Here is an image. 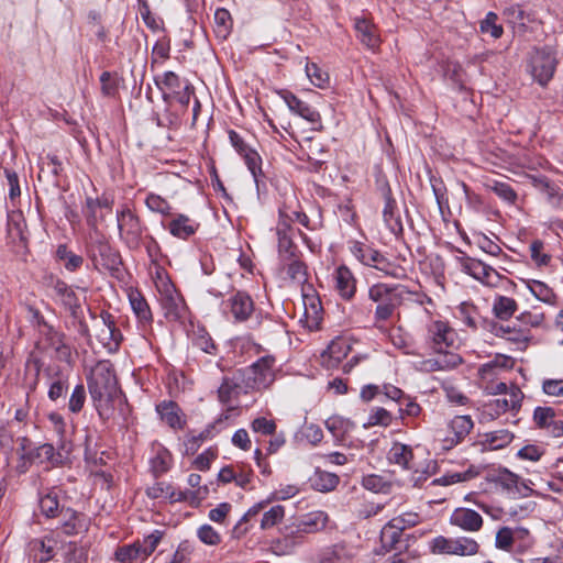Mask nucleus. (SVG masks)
Here are the masks:
<instances>
[{
    "label": "nucleus",
    "instance_id": "f257e3e1",
    "mask_svg": "<svg viewBox=\"0 0 563 563\" xmlns=\"http://www.w3.org/2000/svg\"><path fill=\"white\" fill-rule=\"evenodd\" d=\"M254 390L246 380L241 369L234 372L231 376H225L218 388L219 400L227 406L222 417L216 422L235 419L239 417L241 408L247 407V402H243L242 398L250 395Z\"/></svg>",
    "mask_w": 563,
    "mask_h": 563
},
{
    "label": "nucleus",
    "instance_id": "f03ea898",
    "mask_svg": "<svg viewBox=\"0 0 563 563\" xmlns=\"http://www.w3.org/2000/svg\"><path fill=\"white\" fill-rule=\"evenodd\" d=\"M89 393L95 401H98L97 409L102 402L108 405L109 400L119 393L118 380L113 364L108 360L99 361L91 369L88 377Z\"/></svg>",
    "mask_w": 563,
    "mask_h": 563
},
{
    "label": "nucleus",
    "instance_id": "7ed1b4c3",
    "mask_svg": "<svg viewBox=\"0 0 563 563\" xmlns=\"http://www.w3.org/2000/svg\"><path fill=\"white\" fill-rule=\"evenodd\" d=\"M368 298L376 303L374 321L375 325L380 328V323L393 318L396 309L401 305L402 292L398 286L378 283L369 287Z\"/></svg>",
    "mask_w": 563,
    "mask_h": 563
},
{
    "label": "nucleus",
    "instance_id": "20e7f679",
    "mask_svg": "<svg viewBox=\"0 0 563 563\" xmlns=\"http://www.w3.org/2000/svg\"><path fill=\"white\" fill-rule=\"evenodd\" d=\"M162 537L163 532L155 530L144 537L142 541L137 540L132 544L119 547L114 552V558L120 563L143 562L155 551Z\"/></svg>",
    "mask_w": 563,
    "mask_h": 563
},
{
    "label": "nucleus",
    "instance_id": "39448f33",
    "mask_svg": "<svg viewBox=\"0 0 563 563\" xmlns=\"http://www.w3.org/2000/svg\"><path fill=\"white\" fill-rule=\"evenodd\" d=\"M350 252L363 265L383 272L387 276L396 277L395 266L376 249L360 241H350Z\"/></svg>",
    "mask_w": 563,
    "mask_h": 563
},
{
    "label": "nucleus",
    "instance_id": "423d86ee",
    "mask_svg": "<svg viewBox=\"0 0 563 563\" xmlns=\"http://www.w3.org/2000/svg\"><path fill=\"white\" fill-rule=\"evenodd\" d=\"M556 65V54L551 46L536 48L531 54L530 71L541 86H545L552 79Z\"/></svg>",
    "mask_w": 563,
    "mask_h": 563
},
{
    "label": "nucleus",
    "instance_id": "0eeeda50",
    "mask_svg": "<svg viewBox=\"0 0 563 563\" xmlns=\"http://www.w3.org/2000/svg\"><path fill=\"white\" fill-rule=\"evenodd\" d=\"M275 357L266 355L251 366L241 369L253 390L267 388L274 382Z\"/></svg>",
    "mask_w": 563,
    "mask_h": 563
},
{
    "label": "nucleus",
    "instance_id": "6e6552de",
    "mask_svg": "<svg viewBox=\"0 0 563 563\" xmlns=\"http://www.w3.org/2000/svg\"><path fill=\"white\" fill-rule=\"evenodd\" d=\"M91 260L98 269L119 272L122 265L120 253L104 239H98L91 245Z\"/></svg>",
    "mask_w": 563,
    "mask_h": 563
},
{
    "label": "nucleus",
    "instance_id": "1a4fd4ad",
    "mask_svg": "<svg viewBox=\"0 0 563 563\" xmlns=\"http://www.w3.org/2000/svg\"><path fill=\"white\" fill-rule=\"evenodd\" d=\"M117 221L120 238L130 249L139 247L143 234V227L139 217L126 208L117 212Z\"/></svg>",
    "mask_w": 563,
    "mask_h": 563
},
{
    "label": "nucleus",
    "instance_id": "9d476101",
    "mask_svg": "<svg viewBox=\"0 0 563 563\" xmlns=\"http://www.w3.org/2000/svg\"><path fill=\"white\" fill-rule=\"evenodd\" d=\"M459 262L463 272L479 280L484 285L496 287L501 280V276L495 268L479 260L470 256H463L459 258Z\"/></svg>",
    "mask_w": 563,
    "mask_h": 563
},
{
    "label": "nucleus",
    "instance_id": "9b49d317",
    "mask_svg": "<svg viewBox=\"0 0 563 563\" xmlns=\"http://www.w3.org/2000/svg\"><path fill=\"white\" fill-rule=\"evenodd\" d=\"M429 338L432 342V349L438 354L450 353L449 347L454 345L456 333L443 321H433L428 329Z\"/></svg>",
    "mask_w": 563,
    "mask_h": 563
},
{
    "label": "nucleus",
    "instance_id": "f8f14e48",
    "mask_svg": "<svg viewBox=\"0 0 563 563\" xmlns=\"http://www.w3.org/2000/svg\"><path fill=\"white\" fill-rule=\"evenodd\" d=\"M59 529L66 536H77L87 532L90 526V519L82 512H78L71 508H60Z\"/></svg>",
    "mask_w": 563,
    "mask_h": 563
},
{
    "label": "nucleus",
    "instance_id": "ddd939ff",
    "mask_svg": "<svg viewBox=\"0 0 563 563\" xmlns=\"http://www.w3.org/2000/svg\"><path fill=\"white\" fill-rule=\"evenodd\" d=\"M488 481L509 494L527 495L529 487L520 482L519 476L507 468H497L488 473Z\"/></svg>",
    "mask_w": 563,
    "mask_h": 563
},
{
    "label": "nucleus",
    "instance_id": "4468645a",
    "mask_svg": "<svg viewBox=\"0 0 563 563\" xmlns=\"http://www.w3.org/2000/svg\"><path fill=\"white\" fill-rule=\"evenodd\" d=\"M508 396L509 398L505 396L503 398H496L487 401L484 405V413L490 419H497L501 413L517 409L523 397L521 390L518 387H512Z\"/></svg>",
    "mask_w": 563,
    "mask_h": 563
},
{
    "label": "nucleus",
    "instance_id": "2eb2a0df",
    "mask_svg": "<svg viewBox=\"0 0 563 563\" xmlns=\"http://www.w3.org/2000/svg\"><path fill=\"white\" fill-rule=\"evenodd\" d=\"M463 362L456 353L440 354L437 358H427L415 364V368L422 373H432L439 371H451Z\"/></svg>",
    "mask_w": 563,
    "mask_h": 563
},
{
    "label": "nucleus",
    "instance_id": "dca6fc26",
    "mask_svg": "<svg viewBox=\"0 0 563 563\" xmlns=\"http://www.w3.org/2000/svg\"><path fill=\"white\" fill-rule=\"evenodd\" d=\"M161 306L165 317L169 320L181 319L186 312L183 297L173 287H168L162 292Z\"/></svg>",
    "mask_w": 563,
    "mask_h": 563
},
{
    "label": "nucleus",
    "instance_id": "f3484780",
    "mask_svg": "<svg viewBox=\"0 0 563 563\" xmlns=\"http://www.w3.org/2000/svg\"><path fill=\"white\" fill-rule=\"evenodd\" d=\"M383 197L385 200V206L383 209L384 222L393 234L399 236L404 232V227L400 214L398 212L397 203L391 197L390 188L387 187L383 190Z\"/></svg>",
    "mask_w": 563,
    "mask_h": 563
},
{
    "label": "nucleus",
    "instance_id": "a211bd4d",
    "mask_svg": "<svg viewBox=\"0 0 563 563\" xmlns=\"http://www.w3.org/2000/svg\"><path fill=\"white\" fill-rule=\"evenodd\" d=\"M230 312L236 322L246 321L254 311L251 296L244 291L235 292L229 300Z\"/></svg>",
    "mask_w": 563,
    "mask_h": 563
},
{
    "label": "nucleus",
    "instance_id": "6ab92c4d",
    "mask_svg": "<svg viewBox=\"0 0 563 563\" xmlns=\"http://www.w3.org/2000/svg\"><path fill=\"white\" fill-rule=\"evenodd\" d=\"M335 289L343 300H351L356 292V278L345 265H340L334 272Z\"/></svg>",
    "mask_w": 563,
    "mask_h": 563
},
{
    "label": "nucleus",
    "instance_id": "aec40b11",
    "mask_svg": "<svg viewBox=\"0 0 563 563\" xmlns=\"http://www.w3.org/2000/svg\"><path fill=\"white\" fill-rule=\"evenodd\" d=\"M450 522L453 526H456L465 531H478L483 526L482 516L468 508H457L455 509L451 517Z\"/></svg>",
    "mask_w": 563,
    "mask_h": 563
},
{
    "label": "nucleus",
    "instance_id": "412c9836",
    "mask_svg": "<svg viewBox=\"0 0 563 563\" xmlns=\"http://www.w3.org/2000/svg\"><path fill=\"white\" fill-rule=\"evenodd\" d=\"M355 553L353 548L344 544L336 543L325 547L319 553L320 563H352Z\"/></svg>",
    "mask_w": 563,
    "mask_h": 563
},
{
    "label": "nucleus",
    "instance_id": "4be33fe9",
    "mask_svg": "<svg viewBox=\"0 0 563 563\" xmlns=\"http://www.w3.org/2000/svg\"><path fill=\"white\" fill-rule=\"evenodd\" d=\"M45 374L51 379L47 393L48 398L54 402H57L59 399L65 400L69 388L67 376L53 366L47 367Z\"/></svg>",
    "mask_w": 563,
    "mask_h": 563
},
{
    "label": "nucleus",
    "instance_id": "5701e85b",
    "mask_svg": "<svg viewBox=\"0 0 563 563\" xmlns=\"http://www.w3.org/2000/svg\"><path fill=\"white\" fill-rule=\"evenodd\" d=\"M280 97L284 99V101L286 102L291 112L300 115L310 123L320 122L321 118L319 112L316 111L308 103L298 99L294 93L289 91H282Z\"/></svg>",
    "mask_w": 563,
    "mask_h": 563
},
{
    "label": "nucleus",
    "instance_id": "b1692460",
    "mask_svg": "<svg viewBox=\"0 0 563 563\" xmlns=\"http://www.w3.org/2000/svg\"><path fill=\"white\" fill-rule=\"evenodd\" d=\"M322 306L320 298L314 294H303V317L306 325L310 330H316L322 320Z\"/></svg>",
    "mask_w": 563,
    "mask_h": 563
},
{
    "label": "nucleus",
    "instance_id": "393cba45",
    "mask_svg": "<svg viewBox=\"0 0 563 563\" xmlns=\"http://www.w3.org/2000/svg\"><path fill=\"white\" fill-rule=\"evenodd\" d=\"M198 228L199 223H196L189 217L183 213L176 214L167 227L169 233L173 236L181 240H187L194 235Z\"/></svg>",
    "mask_w": 563,
    "mask_h": 563
},
{
    "label": "nucleus",
    "instance_id": "a878e982",
    "mask_svg": "<svg viewBox=\"0 0 563 563\" xmlns=\"http://www.w3.org/2000/svg\"><path fill=\"white\" fill-rule=\"evenodd\" d=\"M54 291L59 297L65 308L70 312V316L73 318H79L81 306L71 287L63 280H57L54 285Z\"/></svg>",
    "mask_w": 563,
    "mask_h": 563
},
{
    "label": "nucleus",
    "instance_id": "bb28decb",
    "mask_svg": "<svg viewBox=\"0 0 563 563\" xmlns=\"http://www.w3.org/2000/svg\"><path fill=\"white\" fill-rule=\"evenodd\" d=\"M100 318L104 325V329L101 330L100 340L111 349V345L118 347L120 342L122 341V334L120 330L117 328L114 319L111 313L107 311H102L100 313Z\"/></svg>",
    "mask_w": 563,
    "mask_h": 563
},
{
    "label": "nucleus",
    "instance_id": "cd10ccee",
    "mask_svg": "<svg viewBox=\"0 0 563 563\" xmlns=\"http://www.w3.org/2000/svg\"><path fill=\"white\" fill-rule=\"evenodd\" d=\"M473 424H448V435L442 438V431L438 433L435 442L441 443V449L450 450L457 443L462 441V439L470 433Z\"/></svg>",
    "mask_w": 563,
    "mask_h": 563
},
{
    "label": "nucleus",
    "instance_id": "c85d7f7f",
    "mask_svg": "<svg viewBox=\"0 0 563 563\" xmlns=\"http://www.w3.org/2000/svg\"><path fill=\"white\" fill-rule=\"evenodd\" d=\"M329 517L324 511L318 510L305 515L297 526L298 532L314 533L323 530Z\"/></svg>",
    "mask_w": 563,
    "mask_h": 563
},
{
    "label": "nucleus",
    "instance_id": "c756f323",
    "mask_svg": "<svg viewBox=\"0 0 563 563\" xmlns=\"http://www.w3.org/2000/svg\"><path fill=\"white\" fill-rule=\"evenodd\" d=\"M355 30L360 41L368 48L374 49L379 44V36L376 27L365 18L355 19Z\"/></svg>",
    "mask_w": 563,
    "mask_h": 563
},
{
    "label": "nucleus",
    "instance_id": "7c9ffc66",
    "mask_svg": "<svg viewBox=\"0 0 563 563\" xmlns=\"http://www.w3.org/2000/svg\"><path fill=\"white\" fill-rule=\"evenodd\" d=\"M479 443L486 450H499L507 446L514 439V434L506 430L500 429L492 432H486L479 435Z\"/></svg>",
    "mask_w": 563,
    "mask_h": 563
},
{
    "label": "nucleus",
    "instance_id": "2f4dec72",
    "mask_svg": "<svg viewBox=\"0 0 563 563\" xmlns=\"http://www.w3.org/2000/svg\"><path fill=\"white\" fill-rule=\"evenodd\" d=\"M32 547L33 550L41 552L38 559L41 563L48 562L55 556L59 548V541L57 540V536L54 532H52L43 537L42 539L33 540Z\"/></svg>",
    "mask_w": 563,
    "mask_h": 563
},
{
    "label": "nucleus",
    "instance_id": "473e14b6",
    "mask_svg": "<svg viewBox=\"0 0 563 563\" xmlns=\"http://www.w3.org/2000/svg\"><path fill=\"white\" fill-rule=\"evenodd\" d=\"M146 495L152 499L168 498L173 503L187 499V493L175 492L172 485L164 482H158L147 487Z\"/></svg>",
    "mask_w": 563,
    "mask_h": 563
},
{
    "label": "nucleus",
    "instance_id": "72a5a7b5",
    "mask_svg": "<svg viewBox=\"0 0 563 563\" xmlns=\"http://www.w3.org/2000/svg\"><path fill=\"white\" fill-rule=\"evenodd\" d=\"M129 300L139 321L143 324H151L153 316L145 298L139 291H131Z\"/></svg>",
    "mask_w": 563,
    "mask_h": 563
},
{
    "label": "nucleus",
    "instance_id": "f704fd0d",
    "mask_svg": "<svg viewBox=\"0 0 563 563\" xmlns=\"http://www.w3.org/2000/svg\"><path fill=\"white\" fill-rule=\"evenodd\" d=\"M413 457L409 445L395 442L388 451L387 459L390 463L397 464L402 468H411L410 462Z\"/></svg>",
    "mask_w": 563,
    "mask_h": 563
},
{
    "label": "nucleus",
    "instance_id": "c9c22d12",
    "mask_svg": "<svg viewBox=\"0 0 563 563\" xmlns=\"http://www.w3.org/2000/svg\"><path fill=\"white\" fill-rule=\"evenodd\" d=\"M59 493L60 489L53 487L47 489L40 498V508L47 518H54L59 515Z\"/></svg>",
    "mask_w": 563,
    "mask_h": 563
},
{
    "label": "nucleus",
    "instance_id": "e433bc0d",
    "mask_svg": "<svg viewBox=\"0 0 563 563\" xmlns=\"http://www.w3.org/2000/svg\"><path fill=\"white\" fill-rule=\"evenodd\" d=\"M284 269L288 278L296 285H303L308 279L307 266L303 262L297 258V256L291 260H286V262H282Z\"/></svg>",
    "mask_w": 563,
    "mask_h": 563
},
{
    "label": "nucleus",
    "instance_id": "4c0bfd02",
    "mask_svg": "<svg viewBox=\"0 0 563 563\" xmlns=\"http://www.w3.org/2000/svg\"><path fill=\"white\" fill-rule=\"evenodd\" d=\"M339 482L340 478L336 474L319 470L316 471L314 475L310 478L311 486L322 493L335 489Z\"/></svg>",
    "mask_w": 563,
    "mask_h": 563
},
{
    "label": "nucleus",
    "instance_id": "58836bf2",
    "mask_svg": "<svg viewBox=\"0 0 563 563\" xmlns=\"http://www.w3.org/2000/svg\"><path fill=\"white\" fill-rule=\"evenodd\" d=\"M296 441L300 444H317L323 438V432L318 424H300L295 433Z\"/></svg>",
    "mask_w": 563,
    "mask_h": 563
},
{
    "label": "nucleus",
    "instance_id": "ea45409f",
    "mask_svg": "<svg viewBox=\"0 0 563 563\" xmlns=\"http://www.w3.org/2000/svg\"><path fill=\"white\" fill-rule=\"evenodd\" d=\"M241 156L243 157L249 170L251 172L256 187L258 188L261 184L264 185V174L262 170V158L260 154L255 150L250 148Z\"/></svg>",
    "mask_w": 563,
    "mask_h": 563
},
{
    "label": "nucleus",
    "instance_id": "a19ab883",
    "mask_svg": "<svg viewBox=\"0 0 563 563\" xmlns=\"http://www.w3.org/2000/svg\"><path fill=\"white\" fill-rule=\"evenodd\" d=\"M161 420L165 422H181L184 413L178 404L173 400H164L156 406Z\"/></svg>",
    "mask_w": 563,
    "mask_h": 563
},
{
    "label": "nucleus",
    "instance_id": "79ce46f5",
    "mask_svg": "<svg viewBox=\"0 0 563 563\" xmlns=\"http://www.w3.org/2000/svg\"><path fill=\"white\" fill-rule=\"evenodd\" d=\"M517 310L515 299L506 296H497L494 300L493 311L500 320H508Z\"/></svg>",
    "mask_w": 563,
    "mask_h": 563
},
{
    "label": "nucleus",
    "instance_id": "37998d69",
    "mask_svg": "<svg viewBox=\"0 0 563 563\" xmlns=\"http://www.w3.org/2000/svg\"><path fill=\"white\" fill-rule=\"evenodd\" d=\"M527 287L538 300L550 305L555 303L556 295L545 283L531 279L527 282Z\"/></svg>",
    "mask_w": 563,
    "mask_h": 563
},
{
    "label": "nucleus",
    "instance_id": "c03bdc74",
    "mask_svg": "<svg viewBox=\"0 0 563 563\" xmlns=\"http://www.w3.org/2000/svg\"><path fill=\"white\" fill-rule=\"evenodd\" d=\"M173 463V456L165 448H159L155 456L151 460L152 471L155 476L166 473Z\"/></svg>",
    "mask_w": 563,
    "mask_h": 563
},
{
    "label": "nucleus",
    "instance_id": "a18cd8bd",
    "mask_svg": "<svg viewBox=\"0 0 563 563\" xmlns=\"http://www.w3.org/2000/svg\"><path fill=\"white\" fill-rule=\"evenodd\" d=\"M56 257L64 262L65 268L69 272H75L84 263V258L80 255L73 253L64 244L58 245L56 250Z\"/></svg>",
    "mask_w": 563,
    "mask_h": 563
},
{
    "label": "nucleus",
    "instance_id": "49530a36",
    "mask_svg": "<svg viewBox=\"0 0 563 563\" xmlns=\"http://www.w3.org/2000/svg\"><path fill=\"white\" fill-rule=\"evenodd\" d=\"M486 187L508 203H515L517 200V194L508 183L489 180L486 183Z\"/></svg>",
    "mask_w": 563,
    "mask_h": 563
},
{
    "label": "nucleus",
    "instance_id": "de8ad7c7",
    "mask_svg": "<svg viewBox=\"0 0 563 563\" xmlns=\"http://www.w3.org/2000/svg\"><path fill=\"white\" fill-rule=\"evenodd\" d=\"M155 84L163 91V99L165 101L169 98L165 89L176 92L180 88V79L174 71H165L162 77H156Z\"/></svg>",
    "mask_w": 563,
    "mask_h": 563
},
{
    "label": "nucleus",
    "instance_id": "09e8293b",
    "mask_svg": "<svg viewBox=\"0 0 563 563\" xmlns=\"http://www.w3.org/2000/svg\"><path fill=\"white\" fill-rule=\"evenodd\" d=\"M362 485L365 489L374 493L388 494L391 490V483L386 481L383 476L369 474L363 477Z\"/></svg>",
    "mask_w": 563,
    "mask_h": 563
},
{
    "label": "nucleus",
    "instance_id": "8fccbe9b",
    "mask_svg": "<svg viewBox=\"0 0 563 563\" xmlns=\"http://www.w3.org/2000/svg\"><path fill=\"white\" fill-rule=\"evenodd\" d=\"M346 356V351L343 350L341 342H332L327 351L322 353L323 364L328 367L336 366L342 357Z\"/></svg>",
    "mask_w": 563,
    "mask_h": 563
},
{
    "label": "nucleus",
    "instance_id": "3c124183",
    "mask_svg": "<svg viewBox=\"0 0 563 563\" xmlns=\"http://www.w3.org/2000/svg\"><path fill=\"white\" fill-rule=\"evenodd\" d=\"M42 369V362L34 356L27 358L25 363V380L30 389H35L38 383V376Z\"/></svg>",
    "mask_w": 563,
    "mask_h": 563
},
{
    "label": "nucleus",
    "instance_id": "603ef678",
    "mask_svg": "<svg viewBox=\"0 0 563 563\" xmlns=\"http://www.w3.org/2000/svg\"><path fill=\"white\" fill-rule=\"evenodd\" d=\"M401 537V531L397 530L394 526H391V521L384 526L380 532V542L383 547L390 551L395 549L396 544L399 542Z\"/></svg>",
    "mask_w": 563,
    "mask_h": 563
},
{
    "label": "nucleus",
    "instance_id": "864d4df0",
    "mask_svg": "<svg viewBox=\"0 0 563 563\" xmlns=\"http://www.w3.org/2000/svg\"><path fill=\"white\" fill-rule=\"evenodd\" d=\"M478 543L472 538L461 537L454 539L455 555H473L478 552Z\"/></svg>",
    "mask_w": 563,
    "mask_h": 563
},
{
    "label": "nucleus",
    "instance_id": "5fc2aeb1",
    "mask_svg": "<svg viewBox=\"0 0 563 563\" xmlns=\"http://www.w3.org/2000/svg\"><path fill=\"white\" fill-rule=\"evenodd\" d=\"M284 516L285 509L283 506L277 505L272 507L269 510L264 512L261 520V528L264 530L273 528L282 521Z\"/></svg>",
    "mask_w": 563,
    "mask_h": 563
},
{
    "label": "nucleus",
    "instance_id": "6e6d98bb",
    "mask_svg": "<svg viewBox=\"0 0 563 563\" xmlns=\"http://www.w3.org/2000/svg\"><path fill=\"white\" fill-rule=\"evenodd\" d=\"M431 552L434 554H451L455 555L454 539L439 536L431 541Z\"/></svg>",
    "mask_w": 563,
    "mask_h": 563
},
{
    "label": "nucleus",
    "instance_id": "4d7b16f0",
    "mask_svg": "<svg viewBox=\"0 0 563 563\" xmlns=\"http://www.w3.org/2000/svg\"><path fill=\"white\" fill-rule=\"evenodd\" d=\"M214 21L218 34L225 37L232 26L230 12L223 8L217 9L214 12Z\"/></svg>",
    "mask_w": 563,
    "mask_h": 563
},
{
    "label": "nucleus",
    "instance_id": "13d9d810",
    "mask_svg": "<svg viewBox=\"0 0 563 563\" xmlns=\"http://www.w3.org/2000/svg\"><path fill=\"white\" fill-rule=\"evenodd\" d=\"M146 207L157 213H161L163 216L170 214L172 207L168 203L167 200L162 198L158 195L150 194L145 199Z\"/></svg>",
    "mask_w": 563,
    "mask_h": 563
},
{
    "label": "nucleus",
    "instance_id": "bf43d9fd",
    "mask_svg": "<svg viewBox=\"0 0 563 563\" xmlns=\"http://www.w3.org/2000/svg\"><path fill=\"white\" fill-rule=\"evenodd\" d=\"M85 401L86 390L84 385L79 384L73 389L67 408L70 412L77 413L82 409Z\"/></svg>",
    "mask_w": 563,
    "mask_h": 563
},
{
    "label": "nucleus",
    "instance_id": "052dcab7",
    "mask_svg": "<svg viewBox=\"0 0 563 563\" xmlns=\"http://www.w3.org/2000/svg\"><path fill=\"white\" fill-rule=\"evenodd\" d=\"M306 73H307V76L309 77L310 81L316 87L323 88L329 81L328 73L323 71L320 67H318L313 63L307 64Z\"/></svg>",
    "mask_w": 563,
    "mask_h": 563
},
{
    "label": "nucleus",
    "instance_id": "680f3d73",
    "mask_svg": "<svg viewBox=\"0 0 563 563\" xmlns=\"http://www.w3.org/2000/svg\"><path fill=\"white\" fill-rule=\"evenodd\" d=\"M391 526H394L397 530L401 532L407 528L415 527L419 523V516L416 512H406L400 516L393 518Z\"/></svg>",
    "mask_w": 563,
    "mask_h": 563
},
{
    "label": "nucleus",
    "instance_id": "e2e57ef3",
    "mask_svg": "<svg viewBox=\"0 0 563 563\" xmlns=\"http://www.w3.org/2000/svg\"><path fill=\"white\" fill-rule=\"evenodd\" d=\"M278 253L282 262H286V260H291L297 256V246L290 236H283L282 239H278Z\"/></svg>",
    "mask_w": 563,
    "mask_h": 563
},
{
    "label": "nucleus",
    "instance_id": "0e129e2a",
    "mask_svg": "<svg viewBox=\"0 0 563 563\" xmlns=\"http://www.w3.org/2000/svg\"><path fill=\"white\" fill-rule=\"evenodd\" d=\"M197 536L207 545H218L221 542V536L210 525H202Z\"/></svg>",
    "mask_w": 563,
    "mask_h": 563
},
{
    "label": "nucleus",
    "instance_id": "69168bd1",
    "mask_svg": "<svg viewBox=\"0 0 563 563\" xmlns=\"http://www.w3.org/2000/svg\"><path fill=\"white\" fill-rule=\"evenodd\" d=\"M496 547L500 550L510 551L514 544L512 528L503 527L496 533Z\"/></svg>",
    "mask_w": 563,
    "mask_h": 563
},
{
    "label": "nucleus",
    "instance_id": "338daca9",
    "mask_svg": "<svg viewBox=\"0 0 563 563\" xmlns=\"http://www.w3.org/2000/svg\"><path fill=\"white\" fill-rule=\"evenodd\" d=\"M549 203L559 211L563 212V192L551 186L548 181L544 183Z\"/></svg>",
    "mask_w": 563,
    "mask_h": 563
},
{
    "label": "nucleus",
    "instance_id": "774afa93",
    "mask_svg": "<svg viewBox=\"0 0 563 563\" xmlns=\"http://www.w3.org/2000/svg\"><path fill=\"white\" fill-rule=\"evenodd\" d=\"M64 563H88L87 553L81 548L69 543Z\"/></svg>",
    "mask_w": 563,
    "mask_h": 563
}]
</instances>
